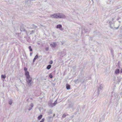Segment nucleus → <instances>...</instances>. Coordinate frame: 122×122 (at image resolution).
Wrapping results in <instances>:
<instances>
[{"label": "nucleus", "instance_id": "c756f323", "mask_svg": "<svg viewBox=\"0 0 122 122\" xmlns=\"http://www.w3.org/2000/svg\"><path fill=\"white\" fill-rule=\"evenodd\" d=\"M89 39L90 40H91V41H92V37H90L89 38Z\"/></svg>", "mask_w": 122, "mask_h": 122}, {"label": "nucleus", "instance_id": "f3484780", "mask_svg": "<svg viewBox=\"0 0 122 122\" xmlns=\"http://www.w3.org/2000/svg\"><path fill=\"white\" fill-rule=\"evenodd\" d=\"M12 100H10L9 101V104L10 105H11L12 104Z\"/></svg>", "mask_w": 122, "mask_h": 122}, {"label": "nucleus", "instance_id": "423d86ee", "mask_svg": "<svg viewBox=\"0 0 122 122\" xmlns=\"http://www.w3.org/2000/svg\"><path fill=\"white\" fill-rule=\"evenodd\" d=\"M56 45V43L55 42H54L52 44H50V46H51V47H55Z\"/></svg>", "mask_w": 122, "mask_h": 122}, {"label": "nucleus", "instance_id": "f704fd0d", "mask_svg": "<svg viewBox=\"0 0 122 122\" xmlns=\"http://www.w3.org/2000/svg\"><path fill=\"white\" fill-rule=\"evenodd\" d=\"M28 1H32V0H33V1H35V0H28Z\"/></svg>", "mask_w": 122, "mask_h": 122}, {"label": "nucleus", "instance_id": "9d476101", "mask_svg": "<svg viewBox=\"0 0 122 122\" xmlns=\"http://www.w3.org/2000/svg\"><path fill=\"white\" fill-rule=\"evenodd\" d=\"M38 56L37 55H36V56H35V57L34 58L33 60V62H34L35 61H36V59H37L38 58Z\"/></svg>", "mask_w": 122, "mask_h": 122}, {"label": "nucleus", "instance_id": "4468645a", "mask_svg": "<svg viewBox=\"0 0 122 122\" xmlns=\"http://www.w3.org/2000/svg\"><path fill=\"white\" fill-rule=\"evenodd\" d=\"M52 111L51 110H49L48 112V113L49 115L51 114H52Z\"/></svg>", "mask_w": 122, "mask_h": 122}, {"label": "nucleus", "instance_id": "aec40b11", "mask_svg": "<svg viewBox=\"0 0 122 122\" xmlns=\"http://www.w3.org/2000/svg\"><path fill=\"white\" fill-rule=\"evenodd\" d=\"M32 25L33 27V28H37V26H35L34 24H33Z\"/></svg>", "mask_w": 122, "mask_h": 122}, {"label": "nucleus", "instance_id": "b1692460", "mask_svg": "<svg viewBox=\"0 0 122 122\" xmlns=\"http://www.w3.org/2000/svg\"><path fill=\"white\" fill-rule=\"evenodd\" d=\"M66 114H64L63 115L62 117L63 118H65L66 117Z\"/></svg>", "mask_w": 122, "mask_h": 122}, {"label": "nucleus", "instance_id": "20e7f679", "mask_svg": "<svg viewBox=\"0 0 122 122\" xmlns=\"http://www.w3.org/2000/svg\"><path fill=\"white\" fill-rule=\"evenodd\" d=\"M50 16L51 17L53 18L56 19L58 18L57 13L53 15H51Z\"/></svg>", "mask_w": 122, "mask_h": 122}, {"label": "nucleus", "instance_id": "7ed1b4c3", "mask_svg": "<svg viewBox=\"0 0 122 122\" xmlns=\"http://www.w3.org/2000/svg\"><path fill=\"white\" fill-rule=\"evenodd\" d=\"M58 18L65 19L66 17V16L63 14L58 13H57Z\"/></svg>", "mask_w": 122, "mask_h": 122}, {"label": "nucleus", "instance_id": "39448f33", "mask_svg": "<svg viewBox=\"0 0 122 122\" xmlns=\"http://www.w3.org/2000/svg\"><path fill=\"white\" fill-rule=\"evenodd\" d=\"M56 28H59L61 30H62L63 29L62 27V26L61 24H58L57 25Z\"/></svg>", "mask_w": 122, "mask_h": 122}, {"label": "nucleus", "instance_id": "72a5a7b5", "mask_svg": "<svg viewBox=\"0 0 122 122\" xmlns=\"http://www.w3.org/2000/svg\"><path fill=\"white\" fill-rule=\"evenodd\" d=\"M121 73H122V68L121 70Z\"/></svg>", "mask_w": 122, "mask_h": 122}, {"label": "nucleus", "instance_id": "a19ab883", "mask_svg": "<svg viewBox=\"0 0 122 122\" xmlns=\"http://www.w3.org/2000/svg\"><path fill=\"white\" fill-rule=\"evenodd\" d=\"M92 0V2H93V0Z\"/></svg>", "mask_w": 122, "mask_h": 122}, {"label": "nucleus", "instance_id": "a878e982", "mask_svg": "<svg viewBox=\"0 0 122 122\" xmlns=\"http://www.w3.org/2000/svg\"><path fill=\"white\" fill-rule=\"evenodd\" d=\"M109 21V24L110 26H111V24L112 23V22L111 21Z\"/></svg>", "mask_w": 122, "mask_h": 122}, {"label": "nucleus", "instance_id": "e433bc0d", "mask_svg": "<svg viewBox=\"0 0 122 122\" xmlns=\"http://www.w3.org/2000/svg\"><path fill=\"white\" fill-rule=\"evenodd\" d=\"M114 18H113L112 19V21H113V20H114Z\"/></svg>", "mask_w": 122, "mask_h": 122}, {"label": "nucleus", "instance_id": "412c9836", "mask_svg": "<svg viewBox=\"0 0 122 122\" xmlns=\"http://www.w3.org/2000/svg\"><path fill=\"white\" fill-rule=\"evenodd\" d=\"M35 32V30H32L31 31V32L30 33V34H32L33 33H34Z\"/></svg>", "mask_w": 122, "mask_h": 122}, {"label": "nucleus", "instance_id": "0eeeda50", "mask_svg": "<svg viewBox=\"0 0 122 122\" xmlns=\"http://www.w3.org/2000/svg\"><path fill=\"white\" fill-rule=\"evenodd\" d=\"M69 108H73L74 106V104L71 103L69 104Z\"/></svg>", "mask_w": 122, "mask_h": 122}, {"label": "nucleus", "instance_id": "6ab92c4d", "mask_svg": "<svg viewBox=\"0 0 122 122\" xmlns=\"http://www.w3.org/2000/svg\"><path fill=\"white\" fill-rule=\"evenodd\" d=\"M29 48L30 50V51H32V49L31 48V46H29Z\"/></svg>", "mask_w": 122, "mask_h": 122}, {"label": "nucleus", "instance_id": "4c0bfd02", "mask_svg": "<svg viewBox=\"0 0 122 122\" xmlns=\"http://www.w3.org/2000/svg\"><path fill=\"white\" fill-rule=\"evenodd\" d=\"M24 31H26V30H24Z\"/></svg>", "mask_w": 122, "mask_h": 122}, {"label": "nucleus", "instance_id": "c03bdc74", "mask_svg": "<svg viewBox=\"0 0 122 122\" xmlns=\"http://www.w3.org/2000/svg\"><path fill=\"white\" fill-rule=\"evenodd\" d=\"M85 31L86 32H87V31H86V30H85Z\"/></svg>", "mask_w": 122, "mask_h": 122}, {"label": "nucleus", "instance_id": "f03ea898", "mask_svg": "<svg viewBox=\"0 0 122 122\" xmlns=\"http://www.w3.org/2000/svg\"><path fill=\"white\" fill-rule=\"evenodd\" d=\"M57 100H56L54 103H52V100H50L48 103V105L49 107H52L55 106L57 104Z\"/></svg>", "mask_w": 122, "mask_h": 122}, {"label": "nucleus", "instance_id": "cd10ccee", "mask_svg": "<svg viewBox=\"0 0 122 122\" xmlns=\"http://www.w3.org/2000/svg\"><path fill=\"white\" fill-rule=\"evenodd\" d=\"M30 106H31V107L32 108L34 106L33 104L32 103H31L30 104Z\"/></svg>", "mask_w": 122, "mask_h": 122}, {"label": "nucleus", "instance_id": "1a4fd4ad", "mask_svg": "<svg viewBox=\"0 0 122 122\" xmlns=\"http://www.w3.org/2000/svg\"><path fill=\"white\" fill-rule=\"evenodd\" d=\"M66 54L65 51H64L62 52H61V56L63 57V56L66 55Z\"/></svg>", "mask_w": 122, "mask_h": 122}, {"label": "nucleus", "instance_id": "a18cd8bd", "mask_svg": "<svg viewBox=\"0 0 122 122\" xmlns=\"http://www.w3.org/2000/svg\"><path fill=\"white\" fill-rule=\"evenodd\" d=\"M117 20H118V19H117Z\"/></svg>", "mask_w": 122, "mask_h": 122}, {"label": "nucleus", "instance_id": "79ce46f5", "mask_svg": "<svg viewBox=\"0 0 122 122\" xmlns=\"http://www.w3.org/2000/svg\"><path fill=\"white\" fill-rule=\"evenodd\" d=\"M118 22H119L120 23L121 22L120 21H119Z\"/></svg>", "mask_w": 122, "mask_h": 122}, {"label": "nucleus", "instance_id": "6e6552de", "mask_svg": "<svg viewBox=\"0 0 122 122\" xmlns=\"http://www.w3.org/2000/svg\"><path fill=\"white\" fill-rule=\"evenodd\" d=\"M120 70L119 69H116L115 71V73L116 74H118L120 72Z\"/></svg>", "mask_w": 122, "mask_h": 122}, {"label": "nucleus", "instance_id": "f257e3e1", "mask_svg": "<svg viewBox=\"0 0 122 122\" xmlns=\"http://www.w3.org/2000/svg\"><path fill=\"white\" fill-rule=\"evenodd\" d=\"M25 75L26 77V81L28 85L30 87L33 84V82L32 81V78L30 77L28 71H25Z\"/></svg>", "mask_w": 122, "mask_h": 122}, {"label": "nucleus", "instance_id": "dca6fc26", "mask_svg": "<svg viewBox=\"0 0 122 122\" xmlns=\"http://www.w3.org/2000/svg\"><path fill=\"white\" fill-rule=\"evenodd\" d=\"M103 86V84H101L100 86V90H102Z\"/></svg>", "mask_w": 122, "mask_h": 122}, {"label": "nucleus", "instance_id": "7c9ffc66", "mask_svg": "<svg viewBox=\"0 0 122 122\" xmlns=\"http://www.w3.org/2000/svg\"><path fill=\"white\" fill-rule=\"evenodd\" d=\"M32 107H30L29 109H28V110L29 111H30L32 109Z\"/></svg>", "mask_w": 122, "mask_h": 122}, {"label": "nucleus", "instance_id": "58836bf2", "mask_svg": "<svg viewBox=\"0 0 122 122\" xmlns=\"http://www.w3.org/2000/svg\"><path fill=\"white\" fill-rule=\"evenodd\" d=\"M98 93H99V90H98Z\"/></svg>", "mask_w": 122, "mask_h": 122}, {"label": "nucleus", "instance_id": "ea45409f", "mask_svg": "<svg viewBox=\"0 0 122 122\" xmlns=\"http://www.w3.org/2000/svg\"><path fill=\"white\" fill-rule=\"evenodd\" d=\"M97 1H98L99 0H96Z\"/></svg>", "mask_w": 122, "mask_h": 122}, {"label": "nucleus", "instance_id": "c9c22d12", "mask_svg": "<svg viewBox=\"0 0 122 122\" xmlns=\"http://www.w3.org/2000/svg\"><path fill=\"white\" fill-rule=\"evenodd\" d=\"M83 30L82 29V33H83Z\"/></svg>", "mask_w": 122, "mask_h": 122}, {"label": "nucleus", "instance_id": "37998d69", "mask_svg": "<svg viewBox=\"0 0 122 122\" xmlns=\"http://www.w3.org/2000/svg\"><path fill=\"white\" fill-rule=\"evenodd\" d=\"M55 116V114H54L53 116L54 117Z\"/></svg>", "mask_w": 122, "mask_h": 122}, {"label": "nucleus", "instance_id": "a211bd4d", "mask_svg": "<svg viewBox=\"0 0 122 122\" xmlns=\"http://www.w3.org/2000/svg\"><path fill=\"white\" fill-rule=\"evenodd\" d=\"M49 77L51 78H52L53 77V76L51 73H50L49 75Z\"/></svg>", "mask_w": 122, "mask_h": 122}, {"label": "nucleus", "instance_id": "5701e85b", "mask_svg": "<svg viewBox=\"0 0 122 122\" xmlns=\"http://www.w3.org/2000/svg\"><path fill=\"white\" fill-rule=\"evenodd\" d=\"M53 63V62L52 60H51L49 62V63L51 64H52Z\"/></svg>", "mask_w": 122, "mask_h": 122}, {"label": "nucleus", "instance_id": "473e14b6", "mask_svg": "<svg viewBox=\"0 0 122 122\" xmlns=\"http://www.w3.org/2000/svg\"><path fill=\"white\" fill-rule=\"evenodd\" d=\"M119 26L118 27H116V29H118V27H119Z\"/></svg>", "mask_w": 122, "mask_h": 122}, {"label": "nucleus", "instance_id": "c85d7f7f", "mask_svg": "<svg viewBox=\"0 0 122 122\" xmlns=\"http://www.w3.org/2000/svg\"><path fill=\"white\" fill-rule=\"evenodd\" d=\"M24 71H27V68H26V67H25L24 68Z\"/></svg>", "mask_w": 122, "mask_h": 122}, {"label": "nucleus", "instance_id": "bb28decb", "mask_svg": "<svg viewBox=\"0 0 122 122\" xmlns=\"http://www.w3.org/2000/svg\"><path fill=\"white\" fill-rule=\"evenodd\" d=\"M111 52L112 55H113V51L112 49L111 50Z\"/></svg>", "mask_w": 122, "mask_h": 122}, {"label": "nucleus", "instance_id": "ddd939ff", "mask_svg": "<svg viewBox=\"0 0 122 122\" xmlns=\"http://www.w3.org/2000/svg\"><path fill=\"white\" fill-rule=\"evenodd\" d=\"M51 65H49L48 66H47L46 68L47 69L49 70L50 69V68H51Z\"/></svg>", "mask_w": 122, "mask_h": 122}, {"label": "nucleus", "instance_id": "393cba45", "mask_svg": "<svg viewBox=\"0 0 122 122\" xmlns=\"http://www.w3.org/2000/svg\"><path fill=\"white\" fill-rule=\"evenodd\" d=\"M49 47H46L45 48L46 50L47 51H48L49 50Z\"/></svg>", "mask_w": 122, "mask_h": 122}, {"label": "nucleus", "instance_id": "2f4dec72", "mask_svg": "<svg viewBox=\"0 0 122 122\" xmlns=\"http://www.w3.org/2000/svg\"><path fill=\"white\" fill-rule=\"evenodd\" d=\"M32 54V52H30V56H31Z\"/></svg>", "mask_w": 122, "mask_h": 122}, {"label": "nucleus", "instance_id": "4be33fe9", "mask_svg": "<svg viewBox=\"0 0 122 122\" xmlns=\"http://www.w3.org/2000/svg\"><path fill=\"white\" fill-rule=\"evenodd\" d=\"M45 118H43L40 122H44L45 121Z\"/></svg>", "mask_w": 122, "mask_h": 122}, {"label": "nucleus", "instance_id": "9b49d317", "mask_svg": "<svg viewBox=\"0 0 122 122\" xmlns=\"http://www.w3.org/2000/svg\"><path fill=\"white\" fill-rule=\"evenodd\" d=\"M42 114L40 115V116H39L38 117L37 119L38 120H40L41 119L42 117Z\"/></svg>", "mask_w": 122, "mask_h": 122}, {"label": "nucleus", "instance_id": "2eb2a0df", "mask_svg": "<svg viewBox=\"0 0 122 122\" xmlns=\"http://www.w3.org/2000/svg\"><path fill=\"white\" fill-rule=\"evenodd\" d=\"M1 78H2L5 79L6 77V76L5 75H1Z\"/></svg>", "mask_w": 122, "mask_h": 122}, {"label": "nucleus", "instance_id": "f8f14e48", "mask_svg": "<svg viewBox=\"0 0 122 122\" xmlns=\"http://www.w3.org/2000/svg\"><path fill=\"white\" fill-rule=\"evenodd\" d=\"M66 87L67 89L69 90L70 89V86L68 84H66Z\"/></svg>", "mask_w": 122, "mask_h": 122}, {"label": "nucleus", "instance_id": "49530a36", "mask_svg": "<svg viewBox=\"0 0 122 122\" xmlns=\"http://www.w3.org/2000/svg\"><path fill=\"white\" fill-rule=\"evenodd\" d=\"M46 1H45V2H46Z\"/></svg>", "mask_w": 122, "mask_h": 122}]
</instances>
